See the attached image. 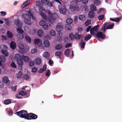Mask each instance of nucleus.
<instances>
[{"instance_id": "obj_14", "label": "nucleus", "mask_w": 122, "mask_h": 122, "mask_svg": "<svg viewBox=\"0 0 122 122\" xmlns=\"http://www.w3.org/2000/svg\"><path fill=\"white\" fill-rule=\"evenodd\" d=\"M19 48L20 50V51L21 53L22 54L24 53L25 51V50L24 49V45L22 44H21L19 46Z\"/></svg>"}, {"instance_id": "obj_39", "label": "nucleus", "mask_w": 122, "mask_h": 122, "mask_svg": "<svg viewBox=\"0 0 122 122\" xmlns=\"http://www.w3.org/2000/svg\"><path fill=\"white\" fill-rule=\"evenodd\" d=\"M17 31L18 33L22 34L24 33V31L21 28L17 29Z\"/></svg>"}, {"instance_id": "obj_1", "label": "nucleus", "mask_w": 122, "mask_h": 122, "mask_svg": "<svg viewBox=\"0 0 122 122\" xmlns=\"http://www.w3.org/2000/svg\"><path fill=\"white\" fill-rule=\"evenodd\" d=\"M15 114L20 117L26 119H27L29 115V113H28L27 112L24 110H21L16 112L15 113Z\"/></svg>"}, {"instance_id": "obj_11", "label": "nucleus", "mask_w": 122, "mask_h": 122, "mask_svg": "<svg viewBox=\"0 0 122 122\" xmlns=\"http://www.w3.org/2000/svg\"><path fill=\"white\" fill-rule=\"evenodd\" d=\"M34 44L37 45L38 46L40 47L42 45L41 42L38 39H35L34 41Z\"/></svg>"}, {"instance_id": "obj_43", "label": "nucleus", "mask_w": 122, "mask_h": 122, "mask_svg": "<svg viewBox=\"0 0 122 122\" xmlns=\"http://www.w3.org/2000/svg\"><path fill=\"white\" fill-rule=\"evenodd\" d=\"M64 42L65 43L69 42L70 41V40L68 37H65L64 39Z\"/></svg>"}, {"instance_id": "obj_6", "label": "nucleus", "mask_w": 122, "mask_h": 122, "mask_svg": "<svg viewBox=\"0 0 122 122\" xmlns=\"http://www.w3.org/2000/svg\"><path fill=\"white\" fill-rule=\"evenodd\" d=\"M96 36L99 39H102V40L105 39L106 36L104 34H103L101 31H98L96 34Z\"/></svg>"}, {"instance_id": "obj_26", "label": "nucleus", "mask_w": 122, "mask_h": 122, "mask_svg": "<svg viewBox=\"0 0 122 122\" xmlns=\"http://www.w3.org/2000/svg\"><path fill=\"white\" fill-rule=\"evenodd\" d=\"M90 8L91 11L94 12L96 11L97 10L96 6L93 5H90Z\"/></svg>"}, {"instance_id": "obj_32", "label": "nucleus", "mask_w": 122, "mask_h": 122, "mask_svg": "<svg viewBox=\"0 0 122 122\" xmlns=\"http://www.w3.org/2000/svg\"><path fill=\"white\" fill-rule=\"evenodd\" d=\"M73 20L71 18H68L66 20V22L67 24H70L73 22Z\"/></svg>"}, {"instance_id": "obj_36", "label": "nucleus", "mask_w": 122, "mask_h": 122, "mask_svg": "<svg viewBox=\"0 0 122 122\" xmlns=\"http://www.w3.org/2000/svg\"><path fill=\"white\" fill-rule=\"evenodd\" d=\"M114 25V24L113 23V24H110L109 25H107L106 27V29H112L113 28V27Z\"/></svg>"}, {"instance_id": "obj_12", "label": "nucleus", "mask_w": 122, "mask_h": 122, "mask_svg": "<svg viewBox=\"0 0 122 122\" xmlns=\"http://www.w3.org/2000/svg\"><path fill=\"white\" fill-rule=\"evenodd\" d=\"M14 22L15 25L17 27H22L21 21L20 20L17 19H15V20Z\"/></svg>"}, {"instance_id": "obj_41", "label": "nucleus", "mask_w": 122, "mask_h": 122, "mask_svg": "<svg viewBox=\"0 0 122 122\" xmlns=\"http://www.w3.org/2000/svg\"><path fill=\"white\" fill-rule=\"evenodd\" d=\"M101 3V2L99 0H97L94 1V4L96 5H100Z\"/></svg>"}, {"instance_id": "obj_59", "label": "nucleus", "mask_w": 122, "mask_h": 122, "mask_svg": "<svg viewBox=\"0 0 122 122\" xmlns=\"http://www.w3.org/2000/svg\"><path fill=\"white\" fill-rule=\"evenodd\" d=\"M71 44L69 43L68 44H66L65 45V47L66 48H68L70 47L71 45Z\"/></svg>"}, {"instance_id": "obj_18", "label": "nucleus", "mask_w": 122, "mask_h": 122, "mask_svg": "<svg viewBox=\"0 0 122 122\" xmlns=\"http://www.w3.org/2000/svg\"><path fill=\"white\" fill-rule=\"evenodd\" d=\"M10 47L12 49H15L16 47V43L14 41H12L10 44Z\"/></svg>"}, {"instance_id": "obj_48", "label": "nucleus", "mask_w": 122, "mask_h": 122, "mask_svg": "<svg viewBox=\"0 0 122 122\" xmlns=\"http://www.w3.org/2000/svg\"><path fill=\"white\" fill-rule=\"evenodd\" d=\"M45 9L43 7H39V10L41 13L45 11Z\"/></svg>"}, {"instance_id": "obj_17", "label": "nucleus", "mask_w": 122, "mask_h": 122, "mask_svg": "<svg viewBox=\"0 0 122 122\" xmlns=\"http://www.w3.org/2000/svg\"><path fill=\"white\" fill-rule=\"evenodd\" d=\"M43 31L41 29H39L38 31V34L39 37H42L43 35Z\"/></svg>"}, {"instance_id": "obj_22", "label": "nucleus", "mask_w": 122, "mask_h": 122, "mask_svg": "<svg viewBox=\"0 0 122 122\" xmlns=\"http://www.w3.org/2000/svg\"><path fill=\"white\" fill-rule=\"evenodd\" d=\"M25 39L26 42L27 43H30L31 42V39L28 36H25Z\"/></svg>"}, {"instance_id": "obj_54", "label": "nucleus", "mask_w": 122, "mask_h": 122, "mask_svg": "<svg viewBox=\"0 0 122 122\" xmlns=\"http://www.w3.org/2000/svg\"><path fill=\"white\" fill-rule=\"evenodd\" d=\"M51 74V72L50 70H48L46 71V76H49Z\"/></svg>"}, {"instance_id": "obj_21", "label": "nucleus", "mask_w": 122, "mask_h": 122, "mask_svg": "<svg viewBox=\"0 0 122 122\" xmlns=\"http://www.w3.org/2000/svg\"><path fill=\"white\" fill-rule=\"evenodd\" d=\"M2 81L4 83H7L9 82V80L8 77L5 76L3 78Z\"/></svg>"}, {"instance_id": "obj_34", "label": "nucleus", "mask_w": 122, "mask_h": 122, "mask_svg": "<svg viewBox=\"0 0 122 122\" xmlns=\"http://www.w3.org/2000/svg\"><path fill=\"white\" fill-rule=\"evenodd\" d=\"M7 35L8 37L9 38H11L13 36V35L10 31H7Z\"/></svg>"}, {"instance_id": "obj_20", "label": "nucleus", "mask_w": 122, "mask_h": 122, "mask_svg": "<svg viewBox=\"0 0 122 122\" xmlns=\"http://www.w3.org/2000/svg\"><path fill=\"white\" fill-rule=\"evenodd\" d=\"M6 59L5 56H0V65H2L1 62H4L5 60Z\"/></svg>"}, {"instance_id": "obj_13", "label": "nucleus", "mask_w": 122, "mask_h": 122, "mask_svg": "<svg viewBox=\"0 0 122 122\" xmlns=\"http://www.w3.org/2000/svg\"><path fill=\"white\" fill-rule=\"evenodd\" d=\"M42 4L44 3L45 5H47L50 7L52 6V4L51 2H49L47 0H41Z\"/></svg>"}, {"instance_id": "obj_55", "label": "nucleus", "mask_w": 122, "mask_h": 122, "mask_svg": "<svg viewBox=\"0 0 122 122\" xmlns=\"http://www.w3.org/2000/svg\"><path fill=\"white\" fill-rule=\"evenodd\" d=\"M37 68L36 67H34L32 68L31 71L33 72H36L37 71Z\"/></svg>"}, {"instance_id": "obj_33", "label": "nucleus", "mask_w": 122, "mask_h": 122, "mask_svg": "<svg viewBox=\"0 0 122 122\" xmlns=\"http://www.w3.org/2000/svg\"><path fill=\"white\" fill-rule=\"evenodd\" d=\"M81 37V36L79 34L78 32H76V33L75 35V39H76L77 40H79Z\"/></svg>"}, {"instance_id": "obj_15", "label": "nucleus", "mask_w": 122, "mask_h": 122, "mask_svg": "<svg viewBox=\"0 0 122 122\" xmlns=\"http://www.w3.org/2000/svg\"><path fill=\"white\" fill-rule=\"evenodd\" d=\"M35 64L37 65H40L41 63V60L39 57H37L35 60Z\"/></svg>"}, {"instance_id": "obj_58", "label": "nucleus", "mask_w": 122, "mask_h": 122, "mask_svg": "<svg viewBox=\"0 0 122 122\" xmlns=\"http://www.w3.org/2000/svg\"><path fill=\"white\" fill-rule=\"evenodd\" d=\"M35 64V63L34 61H30L29 63V65L30 66H33Z\"/></svg>"}, {"instance_id": "obj_42", "label": "nucleus", "mask_w": 122, "mask_h": 122, "mask_svg": "<svg viewBox=\"0 0 122 122\" xmlns=\"http://www.w3.org/2000/svg\"><path fill=\"white\" fill-rule=\"evenodd\" d=\"M69 37L71 40L75 39V35L72 33H71L69 34Z\"/></svg>"}, {"instance_id": "obj_38", "label": "nucleus", "mask_w": 122, "mask_h": 122, "mask_svg": "<svg viewBox=\"0 0 122 122\" xmlns=\"http://www.w3.org/2000/svg\"><path fill=\"white\" fill-rule=\"evenodd\" d=\"M62 47V46L61 45L59 44L56 45L55 46V48L56 49L59 50L61 49Z\"/></svg>"}, {"instance_id": "obj_8", "label": "nucleus", "mask_w": 122, "mask_h": 122, "mask_svg": "<svg viewBox=\"0 0 122 122\" xmlns=\"http://www.w3.org/2000/svg\"><path fill=\"white\" fill-rule=\"evenodd\" d=\"M22 16L25 20L26 21H31V16L30 15L28 14H24L22 15Z\"/></svg>"}, {"instance_id": "obj_19", "label": "nucleus", "mask_w": 122, "mask_h": 122, "mask_svg": "<svg viewBox=\"0 0 122 122\" xmlns=\"http://www.w3.org/2000/svg\"><path fill=\"white\" fill-rule=\"evenodd\" d=\"M89 17L91 18H93L95 15V13L93 11H90L88 14Z\"/></svg>"}, {"instance_id": "obj_50", "label": "nucleus", "mask_w": 122, "mask_h": 122, "mask_svg": "<svg viewBox=\"0 0 122 122\" xmlns=\"http://www.w3.org/2000/svg\"><path fill=\"white\" fill-rule=\"evenodd\" d=\"M50 35L52 36H54L56 35L55 31L53 30H50Z\"/></svg>"}, {"instance_id": "obj_30", "label": "nucleus", "mask_w": 122, "mask_h": 122, "mask_svg": "<svg viewBox=\"0 0 122 122\" xmlns=\"http://www.w3.org/2000/svg\"><path fill=\"white\" fill-rule=\"evenodd\" d=\"M92 36L90 34L87 35L85 37L84 40L86 41H87L90 39Z\"/></svg>"}, {"instance_id": "obj_49", "label": "nucleus", "mask_w": 122, "mask_h": 122, "mask_svg": "<svg viewBox=\"0 0 122 122\" xmlns=\"http://www.w3.org/2000/svg\"><path fill=\"white\" fill-rule=\"evenodd\" d=\"M58 7L59 10L60 12L61 11V10L65 9L64 7L61 4H60L58 5Z\"/></svg>"}, {"instance_id": "obj_29", "label": "nucleus", "mask_w": 122, "mask_h": 122, "mask_svg": "<svg viewBox=\"0 0 122 122\" xmlns=\"http://www.w3.org/2000/svg\"><path fill=\"white\" fill-rule=\"evenodd\" d=\"M19 95L22 96H24L26 95L27 93L26 91H21L19 92Z\"/></svg>"}, {"instance_id": "obj_45", "label": "nucleus", "mask_w": 122, "mask_h": 122, "mask_svg": "<svg viewBox=\"0 0 122 122\" xmlns=\"http://www.w3.org/2000/svg\"><path fill=\"white\" fill-rule=\"evenodd\" d=\"M25 30L27 32L29 33V32L30 30V29L27 26H25L24 27Z\"/></svg>"}, {"instance_id": "obj_16", "label": "nucleus", "mask_w": 122, "mask_h": 122, "mask_svg": "<svg viewBox=\"0 0 122 122\" xmlns=\"http://www.w3.org/2000/svg\"><path fill=\"white\" fill-rule=\"evenodd\" d=\"M107 25V23L105 22L102 25L101 28V30L105 32H106V27Z\"/></svg>"}, {"instance_id": "obj_28", "label": "nucleus", "mask_w": 122, "mask_h": 122, "mask_svg": "<svg viewBox=\"0 0 122 122\" xmlns=\"http://www.w3.org/2000/svg\"><path fill=\"white\" fill-rule=\"evenodd\" d=\"M55 56L58 57L60 59H61V57L62 55L61 52L60 51L56 52L55 54Z\"/></svg>"}, {"instance_id": "obj_31", "label": "nucleus", "mask_w": 122, "mask_h": 122, "mask_svg": "<svg viewBox=\"0 0 122 122\" xmlns=\"http://www.w3.org/2000/svg\"><path fill=\"white\" fill-rule=\"evenodd\" d=\"M1 52L3 54L5 55V56L7 57L8 56V53L7 51L5 50H2L1 51Z\"/></svg>"}, {"instance_id": "obj_44", "label": "nucleus", "mask_w": 122, "mask_h": 122, "mask_svg": "<svg viewBox=\"0 0 122 122\" xmlns=\"http://www.w3.org/2000/svg\"><path fill=\"white\" fill-rule=\"evenodd\" d=\"M22 74L20 71H19V72L17 74V78H21L22 76Z\"/></svg>"}, {"instance_id": "obj_3", "label": "nucleus", "mask_w": 122, "mask_h": 122, "mask_svg": "<svg viewBox=\"0 0 122 122\" xmlns=\"http://www.w3.org/2000/svg\"><path fill=\"white\" fill-rule=\"evenodd\" d=\"M58 16L57 14L55 13L51 16H49L48 17V20L51 24H53L55 23V20L57 19Z\"/></svg>"}, {"instance_id": "obj_62", "label": "nucleus", "mask_w": 122, "mask_h": 122, "mask_svg": "<svg viewBox=\"0 0 122 122\" xmlns=\"http://www.w3.org/2000/svg\"><path fill=\"white\" fill-rule=\"evenodd\" d=\"M0 13L2 15L4 16L6 14V12L4 11H2L0 12Z\"/></svg>"}, {"instance_id": "obj_63", "label": "nucleus", "mask_w": 122, "mask_h": 122, "mask_svg": "<svg viewBox=\"0 0 122 122\" xmlns=\"http://www.w3.org/2000/svg\"><path fill=\"white\" fill-rule=\"evenodd\" d=\"M53 61L51 60V59H50L48 61V63L50 65H51L53 63Z\"/></svg>"}, {"instance_id": "obj_4", "label": "nucleus", "mask_w": 122, "mask_h": 122, "mask_svg": "<svg viewBox=\"0 0 122 122\" xmlns=\"http://www.w3.org/2000/svg\"><path fill=\"white\" fill-rule=\"evenodd\" d=\"M15 58L17 61L18 64L21 66L23 65V61L22 59V56H21L20 54H16L15 56Z\"/></svg>"}, {"instance_id": "obj_47", "label": "nucleus", "mask_w": 122, "mask_h": 122, "mask_svg": "<svg viewBox=\"0 0 122 122\" xmlns=\"http://www.w3.org/2000/svg\"><path fill=\"white\" fill-rule=\"evenodd\" d=\"M104 18V15L103 14L99 15L98 17V18L99 20H103Z\"/></svg>"}, {"instance_id": "obj_37", "label": "nucleus", "mask_w": 122, "mask_h": 122, "mask_svg": "<svg viewBox=\"0 0 122 122\" xmlns=\"http://www.w3.org/2000/svg\"><path fill=\"white\" fill-rule=\"evenodd\" d=\"M65 27L66 29L68 30H70L71 28V25L69 24H67L66 25Z\"/></svg>"}, {"instance_id": "obj_27", "label": "nucleus", "mask_w": 122, "mask_h": 122, "mask_svg": "<svg viewBox=\"0 0 122 122\" xmlns=\"http://www.w3.org/2000/svg\"><path fill=\"white\" fill-rule=\"evenodd\" d=\"M22 59L26 62H27L29 61V58L28 57L25 56L24 55L22 56Z\"/></svg>"}, {"instance_id": "obj_46", "label": "nucleus", "mask_w": 122, "mask_h": 122, "mask_svg": "<svg viewBox=\"0 0 122 122\" xmlns=\"http://www.w3.org/2000/svg\"><path fill=\"white\" fill-rule=\"evenodd\" d=\"M70 51V49H67L64 52L65 55H66L67 56L69 55V54Z\"/></svg>"}, {"instance_id": "obj_52", "label": "nucleus", "mask_w": 122, "mask_h": 122, "mask_svg": "<svg viewBox=\"0 0 122 122\" xmlns=\"http://www.w3.org/2000/svg\"><path fill=\"white\" fill-rule=\"evenodd\" d=\"M86 43L85 42H80L79 45H81V47L82 48H83L85 46Z\"/></svg>"}, {"instance_id": "obj_51", "label": "nucleus", "mask_w": 122, "mask_h": 122, "mask_svg": "<svg viewBox=\"0 0 122 122\" xmlns=\"http://www.w3.org/2000/svg\"><path fill=\"white\" fill-rule=\"evenodd\" d=\"M42 3L41 1H38L36 2V5L37 6H40L42 4Z\"/></svg>"}, {"instance_id": "obj_53", "label": "nucleus", "mask_w": 122, "mask_h": 122, "mask_svg": "<svg viewBox=\"0 0 122 122\" xmlns=\"http://www.w3.org/2000/svg\"><path fill=\"white\" fill-rule=\"evenodd\" d=\"M29 76L26 74H25L24 75L23 78L26 80H27L29 79Z\"/></svg>"}, {"instance_id": "obj_56", "label": "nucleus", "mask_w": 122, "mask_h": 122, "mask_svg": "<svg viewBox=\"0 0 122 122\" xmlns=\"http://www.w3.org/2000/svg\"><path fill=\"white\" fill-rule=\"evenodd\" d=\"M10 66L13 68H15L16 67V66L13 62H12Z\"/></svg>"}, {"instance_id": "obj_2", "label": "nucleus", "mask_w": 122, "mask_h": 122, "mask_svg": "<svg viewBox=\"0 0 122 122\" xmlns=\"http://www.w3.org/2000/svg\"><path fill=\"white\" fill-rule=\"evenodd\" d=\"M77 3L76 1L75 0L72 1L70 3V5L69 8L70 10L72 12H73L79 10V8L77 6Z\"/></svg>"}, {"instance_id": "obj_9", "label": "nucleus", "mask_w": 122, "mask_h": 122, "mask_svg": "<svg viewBox=\"0 0 122 122\" xmlns=\"http://www.w3.org/2000/svg\"><path fill=\"white\" fill-rule=\"evenodd\" d=\"M38 117L34 113H29V115L27 120L35 119Z\"/></svg>"}, {"instance_id": "obj_10", "label": "nucleus", "mask_w": 122, "mask_h": 122, "mask_svg": "<svg viewBox=\"0 0 122 122\" xmlns=\"http://www.w3.org/2000/svg\"><path fill=\"white\" fill-rule=\"evenodd\" d=\"M99 26V25H98L91 28L90 31L91 34L94 35V31H98Z\"/></svg>"}, {"instance_id": "obj_24", "label": "nucleus", "mask_w": 122, "mask_h": 122, "mask_svg": "<svg viewBox=\"0 0 122 122\" xmlns=\"http://www.w3.org/2000/svg\"><path fill=\"white\" fill-rule=\"evenodd\" d=\"M30 2V0H27L26 1L24 2L21 6L22 8H23L25 7Z\"/></svg>"}, {"instance_id": "obj_35", "label": "nucleus", "mask_w": 122, "mask_h": 122, "mask_svg": "<svg viewBox=\"0 0 122 122\" xmlns=\"http://www.w3.org/2000/svg\"><path fill=\"white\" fill-rule=\"evenodd\" d=\"M11 101L10 99L5 100L4 102V103L5 105H8L11 103Z\"/></svg>"}, {"instance_id": "obj_5", "label": "nucleus", "mask_w": 122, "mask_h": 122, "mask_svg": "<svg viewBox=\"0 0 122 122\" xmlns=\"http://www.w3.org/2000/svg\"><path fill=\"white\" fill-rule=\"evenodd\" d=\"M39 24L40 25L42 26L45 30L47 29L49 26H50L49 23L46 24L45 22L43 20H41Z\"/></svg>"}, {"instance_id": "obj_61", "label": "nucleus", "mask_w": 122, "mask_h": 122, "mask_svg": "<svg viewBox=\"0 0 122 122\" xmlns=\"http://www.w3.org/2000/svg\"><path fill=\"white\" fill-rule=\"evenodd\" d=\"M37 51V50L36 49H32L31 51V52L32 54L36 53Z\"/></svg>"}, {"instance_id": "obj_7", "label": "nucleus", "mask_w": 122, "mask_h": 122, "mask_svg": "<svg viewBox=\"0 0 122 122\" xmlns=\"http://www.w3.org/2000/svg\"><path fill=\"white\" fill-rule=\"evenodd\" d=\"M63 29L62 24L60 23H58L56 26V30L57 31L60 32Z\"/></svg>"}, {"instance_id": "obj_57", "label": "nucleus", "mask_w": 122, "mask_h": 122, "mask_svg": "<svg viewBox=\"0 0 122 122\" xmlns=\"http://www.w3.org/2000/svg\"><path fill=\"white\" fill-rule=\"evenodd\" d=\"M91 20H88L85 23V24L86 26H88L91 23Z\"/></svg>"}, {"instance_id": "obj_23", "label": "nucleus", "mask_w": 122, "mask_h": 122, "mask_svg": "<svg viewBox=\"0 0 122 122\" xmlns=\"http://www.w3.org/2000/svg\"><path fill=\"white\" fill-rule=\"evenodd\" d=\"M79 19L82 21H84L86 19V17L84 14L81 15L79 16Z\"/></svg>"}, {"instance_id": "obj_25", "label": "nucleus", "mask_w": 122, "mask_h": 122, "mask_svg": "<svg viewBox=\"0 0 122 122\" xmlns=\"http://www.w3.org/2000/svg\"><path fill=\"white\" fill-rule=\"evenodd\" d=\"M43 44L46 47H48L50 45V43L48 40L45 41L44 42Z\"/></svg>"}, {"instance_id": "obj_64", "label": "nucleus", "mask_w": 122, "mask_h": 122, "mask_svg": "<svg viewBox=\"0 0 122 122\" xmlns=\"http://www.w3.org/2000/svg\"><path fill=\"white\" fill-rule=\"evenodd\" d=\"M120 20L119 18H116L115 19V22H119Z\"/></svg>"}, {"instance_id": "obj_60", "label": "nucleus", "mask_w": 122, "mask_h": 122, "mask_svg": "<svg viewBox=\"0 0 122 122\" xmlns=\"http://www.w3.org/2000/svg\"><path fill=\"white\" fill-rule=\"evenodd\" d=\"M60 13L62 14H65L66 13V10L65 9L61 10Z\"/></svg>"}, {"instance_id": "obj_40", "label": "nucleus", "mask_w": 122, "mask_h": 122, "mask_svg": "<svg viewBox=\"0 0 122 122\" xmlns=\"http://www.w3.org/2000/svg\"><path fill=\"white\" fill-rule=\"evenodd\" d=\"M50 56L49 53L48 52H45L43 54V56L45 58H47Z\"/></svg>"}]
</instances>
